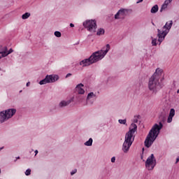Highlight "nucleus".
Masks as SVG:
<instances>
[{
  "label": "nucleus",
  "instance_id": "dca6fc26",
  "mask_svg": "<svg viewBox=\"0 0 179 179\" xmlns=\"http://www.w3.org/2000/svg\"><path fill=\"white\" fill-rule=\"evenodd\" d=\"M84 145L85 146H92L93 145V138H90L87 141H86Z\"/></svg>",
  "mask_w": 179,
  "mask_h": 179
},
{
  "label": "nucleus",
  "instance_id": "412c9836",
  "mask_svg": "<svg viewBox=\"0 0 179 179\" xmlns=\"http://www.w3.org/2000/svg\"><path fill=\"white\" fill-rule=\"evenodd\" d=\"M119 124H122V125H127V119L118 120Z\"/></svg>",
  "mask_w": 179,
  "mask_h": 179
},
{
  "label": "nucleus",
  "instance_id": "58836bf2",
  "mask_svg": "<svg viewBox=\"0 0 179 179\" xmlns=\"http://www.w3.org/2000/svg\"><path fill=\"white\" fill-rule=\"evenodd\" d=\"M169 2H171V1H173V0H169Z\"/></svg>",
  "mask_w": 179,
  "mask_h": 179
},
{
  "label": "nucleus",
  "instance_id": "aec40b11",
  "mask_svg": "<svg viewBox=\"0 0 179 179\" xmlns=\"http://www.w3.org/2000/svg\"><path fill=\"white\" fill-rule=\"evenodd\" d=\"M176 115V110L174 108H171L169 113V116L174 117Z\"/></svg>",
  "mask_w": 179,
  "mask_h": 179
},
{
  "label": "nucleus",
  "instance_id": "1a4fd4ad",
  "mask_svg": "<svg viewBox=\"0 0 179 179\" xmlns=\"http://www.w3.org/2000/svg\"><path fill=\"white\" fill-rule=\"evenodd\" d=\"M128 12H129V10L127 8H121L115 15V19H125V17L128 15Z\"/></svg>",
  "mask_w": 179,
  "mask_h": 179
},
{
  "label": "nucleus",
  "instance_id": "f8f14e48",
  "mask_svg": "<svg viewBox=\"0 0 179 179\" xmlns=\"http://www.w3.org/2000/svg\"><path fill=\"white\" fill-rule=\"evenodd\" d=\"M46 78L48 79V82L49 83H54L59 79V76L58 75L52 74V75H47Z\"/></svg>",
  "mask_w": 179,
  "mask_h": 179
},
{
  "label": "nucleus",
  "instance_id": "c756f323",
  "mask_svg": "<svg viewBox=\"0 0 179 179\" xmlns=\"http://www.w3.org/2000/svg\"><path fill=\"white\" fill-rule=\"evenodd\" d=\"M111 162H112V163H115V157H113L111 158Z\"/></svg>",
  "mask_w": 179,
  "mask_h": 179
},
{
  "label": "nucleus",
  "instance_id": "473e14b6",
  "mask_svg": "<svg viewBox=\"0 0 179 179\" xmlns=\"http://www.w3.org/2000/svg\"><path fill=\"white\" fill-rule=\"evenodd\" d=\"M70 27H75V24L71 23V24H70Z\"/></svg>",
  "mask_w": 179,
  "mask_h": 179
},
{
  "label": "nucleus",
  "instance_id": "ea45409f",
  "mask_svg": "<svg viewBox=\"0 0 179 179\" xmlns=\"http://www.w3.org/2000/svg\"><path fill=\"white\" fill-rule=\"evenodd\" d=\"M0 71H2V69L0 68Z\"/></svg>",
  "mask_w": 179,
  "mask_h": 179
},
{
  "label": "nucleus",
  "instance_id": "ddd939ff",
  "mask_svg": "<svg viewBox=\"0 0 179 179\" xmlns=\"http://www.w3.org/2000/svg\"><path fill=\"white\" fill-rule=\"evenodd\" d=\"M84 86L85 85L82 83L77 85L76 90L78 94H85V90H83Z\"/></svg>",
  "mask_w": 179,
  "mask_h": 179
},
{
  "label": "nucleus",
  "instance_id": "a211bd4d",
  "mask_svg": "<svg viewBox=\"0 0 179 179\" xmlns=\"http://www.w3.org/2000/svg\"><path fill=\"white\" fill-rule=\"evenodd\" d=\"M47 83H48V80L46 76L43 80H41L39 82V85H47Z\"/></svg>",
  "mask_w": 179,
  "mask_h": 179
},
{
  "label": "nucleus",
  "instance_id": "6ab92c4d",
  "mask_svg": "<svg viewBox=\"0 0 179 179\" xmlns=\"http://www.w3.org/2000/svg\"><path fill=\"white\" fill-rule=\"evenodd\" d=\"M104 34V29L100 28L96 32L97 36H103Z\"/></svg>",
  "mask_w": 179,
  "mask_h": 179
},
{
  "label": "nucleus",
  "instance_id": "2f4dec72",
  "mask_svg": "<svg viewBox=\"0 0 179 179\" xmlns=\"http://www.w3.org/2000/svg\"><path fill=\"white\" fill-rule=\"evenodd\" d=\"M141 2H143V0H138V1L136 2V3H141Z\"/></svg>",
  "mask_w": 179,
  "mask_h": 179
},
{
  "label": "nucleus",
  "instance_id": "2eb2a0df",
  "mask_svg": "<svg viewBox=\"0 0 179 179\" xmlns=\"http://www.w3.org/2000/svg\"><path fill=\"white\" fill-rule=\"evenodd\" d=\"M159 11V6L157 4L153 6L150 10L151 13H157Z\"/></svg>",
  "mask_w": 179,
  "mask_h": 179
},
{
  "label": "nucleus",
  "instance_id": "39448f33",
  "mask_svg": "<svg viewBox=\"0 0 179 179\" xmlns=\"http://www.w3.org/2000/svg\"><path fill=\"white\" fill-rule=\"evenodd\" d=\"M173 27V20L169 21V22H166L165 25L163 27V29H166L165 30H160L157 29V37H158V41L159 42V44H162L164 38H166V36L167 34H169V31H170V29Z\"/></svg>",
  "mask_w": 179,
  "mask_h": 179
},
{
  "label": "nucleus",
  "instance_id": "393cba45",
  "mask_svg": "<svg viewBox=\"0 0 179 179\" xmlns=\"http://www.w3.org/2000/svg\"><path fill=\"white\" fill-rule=\"evenodd\" d=\"M55 36L56 37H61L62 34H61V33L59 31H55Z\"/></svg>",
  "mask_w": 179,
  "mask_h": 179
},
{
  "label": "nucleus",
  "instance_id": "6e6552de",
  "mask_svg": "<svg viewBox=\"0 0 179 179\" xmlns=\"http://www.w3.org/2000/svg\"><path fill=\"white\" fill-rule=\"evenodd\" d=\"M156 166V158H155V155L152 154L148 157L145 162V167L148 170H153Z\"/></svg>",
  "mask_w": 179,
  "mask_h": 179
},
{
  "label": "nucleus",
  "instance_id": "7ed1b4c3",
  "mask_svg": "<svg viewBox=\"0 0 179 179\" xmlns=\"http://www.w3.org/2000/svg\"><path fill=\"white\" fill-rule=\"evenodd\" d=\"M138 129V126L135 123H131V126L129 128L128 132L126 133L124 137V141L122 144V150L124 153H128L134 141H135V132Z\"/></svg>",
  "mask_w": 179,
  "mask_h": 179
},
{
  "label": "nucleus",
  "instance_id": "f704fd0d",
  "mask_svg": "<svg viewBox=\"0 0 179 179\" xmlns=\"http://www.w3.org/2000/svg\"><path fill=\"white\" fill-rule=\"evenodd\" d=\"M27 87L30 86V82H28V83H27Z\"/></svg>",
  "mask_w": 179,
  "mask_h": 179
},
{
  "label": "nucleus",
  "instance_id": "20e7f679",
  "mask_svg": "<svg viewBox=\"0 0 179 179\" xmlns=\"http://www.w3.org/2000/svg\"><path fill=\"white\" fill-rule=\"evenodd\" d=\"M163 73V70L160 69H157L154 74L150 77L148 82V89L152 93H157L160 89H162V85L159 82L160 77Z\"/></svg>",
  "mask_w": 179,
  "mask_h": 179
},
{
  "label": "nucleus",
  "instance_id": "9b49d317",
  "mask_svg": "<svg viewBox=\"0 0 179 179\" xmlns=\"http://www.w3.org/2000/svg\"><path fill=\"white\" fill-rule=\"evenodd\" d=\"M0 52L1 54L2 58H5V57H8L9 54H12V52H13V49L10 48L9 50H8V48L4 47L0 50Z\"/></svg>",
  "mask_w": 179,
  "mask_h": 179
},
{
  "label": "nucleus",
  "instance_id": "a19ab883",
  "mask_svg": "<svg viewBox=\"0 0 179 179\" xmlns=\"http://www.w3.org/2000/svg\"><path fill=\"white\" fill-rule=\"evenodd\" d=\"M152 24L155 25V23L152 22Z\"/></svg>",
  "mask_w": 179,
  "mask_h": 179
},
{
  "label": "nucleus",
  "instance_id": "9d476101",
  "mask_svg": "<svg viewBox=\"0 0 179 179\" xmlns=\"http://www.w3.org/2000/svg\"><path fill=\"white\" fill-rule=\"evenodd\" d=\"M94 100H96V94H94V92H90L87 94V104H93V103H94Z\"/></svg>",
  "mask_w": 179,
  "mask_h": 179
},
{
  "label": "nucleus",
  "instance_id": "4be33fe9",
  "mask_svg": "<svg viewBox=\"0 0 179 179\" xmlns=\"http://www.w3.org/2000/svg\"><path fill=\"white\" fill-rule=\"evenodd\" d=\"M164 9H167V6L165 3H163L161 7L160 12H163Z\"/></svg>",
  "mask_w": 179,
  "mask_h": 179
},
{
  "label": "nucleus",
  "instance_id": "4c0bfd02",
  "mask_svg": "<svg viewBox=\"0 0 179 179\" xmlns=\"http://www.w3.org/2000/svg\"><path fill=\"white\" fill-rule=\"evenodd\" d=\"M2 149H3V148H0V150H2Z\"/></svg>",
  "mask_w": 179,
  "mask_h": 179
},
{
  "label": "nucleus",
  "instance_id": "c9c22d12",
  "mask_svg": "<svg viewBox=\"0 0 179 179\" xmlns=\"http://www.w3.org/2000/svg\"><path fill=\"white\" fill-rule=\"evenodd\" d=\"M17 159H20V157H16V159L14 162H17Z\"/></svg>",
  "mask_w": 179,
  "mask_h": 179
},
{
  "label": "nucleus",
  "instance_id": "cd10ccee",
  "mask_svg": "<svg viewBox=\"0 0 179 179\" xmlns=\"http://www.w3.org/2000/svg\"><path fill=\"white\" fill-rule=\"evenodd\" d=\"M78 170L77 169H73L71 172V176H73V174H76Z\"/></svg>",
  "mask_w": 179,
  "mask_h": 179
},
{
  "label": "nucleus",
  "instance_id": "e433bc0d",
  "mask_svg": "<svg viewBox=\"0 0 179 179\" xmlns=\"http://www.w3.org/2000/svg\"><path fill=\"white\" fill-rule=\"evenodd\" d=\"M179 162V157H178L177 159H176V163H178Z\"/></svg>",
  "mask_w": 179,
  "mask_h": 179
},
{
  "label": "nucleus",
  "instance_id": "7c9ffc66",
  "mask_svg": "<svg viewBox=\"0 0 179 179\" xmlns=\"http://www.w3.org/2000/svg\"><path fill=\"white\" fill-rule=\"evenodd\" d=\"M69 76H72V73H67L66 76V78H69Z\"/></svg>",
  "mask_w": 179,
  "mask_h": 179
},
{
  "label": "nucleus",
  "instance_id": "bb28decb",
  "mask_svg": "<svg viewBox=\"0 0 179 179\" xmlns=\"http://www.w3.org/2000/svg\"><path fill=\"white\" fill-rule=\"evenodd\" d=\"M138 120H139V116H136V117H134V119L133 122L135 124H136V123H138Z\"/></svg>",
  "mask_w": 179,
  "mask_h": 179
},
{
  "label": "nucleus",
  "instance_id": "f03ea898",
  "mask_svg": "<svg viewBox=\"0 0 179 179\" xmlns=\"http://www.w3.org/2000/svg\"><path fill=\"white\" fill-rule=\"evenodd\" d=\"M164 117H162L159 124H155L153 125L144 142L145 148H150L153 145V142L156 141V138L159 136V134H160L161 129L163 128L162 122H164Z\"/></svg>",
  "mask_w": 179,
  "mask_h": 179
},
{
  "label": "nucleus",
  "instance_id": "f3484780",
  "mask_svg": "<svg viewBox=\"0 0 179 179\" xmlns=\"http://www.w3.org/2000/svg\"><path fill=\"white\" fill-rule=\"evenodd\" d=\"M30 13H25L22 15V19H23V20H26V19H29V17H30Z\"/></svg>",
  "mask_w": 179,
  "mask_h": 179
},
{
  "label": "nucleus",
  "instance_id": "0eeeda50",
  "mask_svg": "<svg viewBox=\"0 0 179 179\" xmlns=\"http://www.w3.org/2000/svg\"><path fill=\"white\" fill-rule=\"evenodd\" d=\"M83 26L90 33H96V29H97L96 20H87L83 22Z\"/></svg>",
  "mask_w": 179,
  "mask_h": 179
},
{
  "label": "nucleus",
  "instance_id": "5701e85b",
  "mask_svg": "<svg viewBox=\"0 0 179 179\" xmlns=\"http://www.w3.org/2000/svg\"><path fill=\"white\" fill-rule=\"evenodd\" d=\"M30 174H31V169H27L25 171V175L30 176Z\"/></svg>",
  "mask_w": 179,
  "mask_h": 179
},
{
  "label": "nucleus",
  "instance_id": "c85d7f7f",
  "mask_svg": "<svg viewBox=\"0 0 179 179\" xmlns=\"http://www.w3.org/2000/svg\"><path fill=\"white\" fill-rule=\"evenodd\" d=\"M171 3V2H170L169 0H166L164 3L166 6H169V3Z\"/></svg>",
  "mask_w": 179,
  "mask_h": 179
},
{
  "label": "nucleus",
  "instance_id": "79ce46f5",
  "mask_svg": "<svg viewBox=\"0 0 179 179\" xmlns=\"http://www.w3.org/2000/svg\"><path fill=\"white\" fill-rule=\"evenodd\" d=\"M0 174H1V169H0Z\"/></svg>",
  "mask_w": 179,
  "mask_h": 179
},
{
  "label": "nucleus",
  "instance_id": "72a5a7b5",
  "mask_svg": "<svg viewBox=\"0 0 179 179\" xmlns=\"http://www.w3.org/2000/svg\"><path fill=\"white\" fill-rule=\"evenodd\" d=\"M38 153V150H35V156H37V154Z\"/></svg>",
  "mask_w": 179,
  "mask_h": 179
},
{
  "label": "nucleus",
  "instance_id": "f257e3e1",
  "mask_svg": "<svg viewBox=\"0 0 179 179\" xmlns=\"http://www.w3.org/2000/svg\"><path fill=\"white\" fill-rule=\"evenodd\" d=\"M109 50L110 44H107L106 47H103L101 50L92 53L88 59H85L80 62V65L81 66H89L92 64H96V62L101 61V59L107 55V52H108Z\"/></svg>",
  "mask_w": 179,
  "mask_h": 179
},
{
  "label": "nucleus",
  "instance_id": "4468645a",
  "mask_svg": "<svg viewBox=\"0 0 179 179\" xmlns=\"http://www.w3.org/2000/svg\"><path fill=\"white\" fill-rule=\"evenodd\" d=\"M71 102H72L71 100L62 101L59 103V107H60V108H64V107H66V106H69Z\"/></svg>",
  "mask_w": 179,
  "mask_h": 179
},
{
  "label": "nucleus",
  "instance_id": "a878e982",
  "mask_svg": "<svg viewBox=\"0 0 179 179\" xmlns=\"http://www.w3.org/2000/svg\"><path fill=\"white\" fill-rule=\"evenodd\" d=\"M172 121H173V116L169 115L168 119H167V122L169 124H170V122H171Z\"/></svg>",
  "mask_w": 179,
  "mask_h": 179
},
{
  "label": "nucleus",
  "instance_id": "b1692460",
  "mask_svg": "<svg viewBox=\"0 0 179 179\" xmlns=\"http://www.w3.org/2000/svg\"><path fill=\"white\" fill-rule=\"evenodd\" d=\"M152 45H157V39H156V38L152 39Z\"/></svg>",
  "mask_w": 179,
  "mask_h": 179
},
{
  "label": "nucleus",
  "instance_id": "423d86ee",
  "mask_svg": "<svg viewBox=\"0 0 179 179\" xmlns=\"http://www.w3.org/2000/svg\"><path fill=\"white\" fill-rule=\"evenodd\" d=\"M16 114L15 108H9L6 110L0 112V116L3 122L12 118Z\"/></svg>",
  "mask_w": 179,
  "mask_h": 179
}]
</instances>
